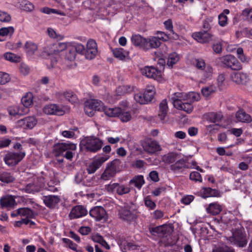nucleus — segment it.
<instances>
[{
	"mask_svg": "<svg viewBox=\"0 0 252 252\" xmlns=\"http://www.w3.org/2000/svg\"><path fill=\"white\" fill-rule=\"evenodd\" d=\"M76 144L72 143H58L53 147V153L56 157L73 158L77 156Z\"/></svg>",
	"mask_w": 252,
	"mask_h": 252,
	"instance_id": "1",
	"label": "nucleus"
},
{
	"mask_svg": "<svg viewBox=\"0 0 252 252\" xmlns=\"http://www.w3.org/2000/svg\"><path fill=\"white\" fill-rule=\"evenodd\" d=\"M169 99L174 107L178 110H183L188 113H191L193 110L192 105L187 102L186 93H174L169 95Z\"/></svg>",
	"mask_w": 252,
	"mask_h": 252,
	"instance_id": "2",
	"label": "nucleus"
},
{
	"mask_svg": "<svg viewBox=\"0 0 252 252\" xmlns=\"http://www.w3.org/2000/svg\"><path fill=\"white\" fill-rule=\"evenodd\" d=\"M80 144V149L84 148L91 152H95L100 150L102 146V141L98 138L88 137Z\"/></svg>",
	"mask_w": 252,
	"mask_h": 252,
	"instance_id": "3",
	"label": "nucleus"
},
{
	"mask_svg": "<svg viewBox=\"0 0 252 252\" xmlns=\"http://www.w3.org/2000/svg\"><path fill=\"white\" fill-rule=\"evenodd\" d=\"M120 219L130 223L136 219V212L132 208V205H126L119 211Z\"/></svg>",
	"mask_w": 252,
	"mask_h": 252,
	"instance_id": "4",
	"label": "nucleus"
},
{
	"mask_svg": "<svg viewBox=\"0 0 252 252\" xmlns=\"http://www.w3.org/2000/svg\"><path fill=\"white\" fill-rule=\"evenodd\" d=\"M228 240L232 244L240 247H245L248 243L246 235L240 230L235 231L232 235L228 238Z\"/></svg>",
	"mask_w": 252,
	"mask_h": 252,
	"instance_id": "5",
	"label": "nucleus"
},
{
	"mask_svg": "<svg viewBox=\"0 0 252 252\" xmlns=\"http://www.w3.org/2000/svg\"><path fill=\"white\" fill-rule=\"evenodd\" d=\"M37 119L33 116H27L15 122L17 127L25 130L32 129L37 124Z\"/></svg>",
	"mask_w": 252,
	"mask_h": 252,
	"instance_id": "6",
	"label": "nucleus"
},
{
	"mask_svg": "<svg viewBox=\"0 0 252 252\" xmlns=\"http://www.w3.org/2000/svg\"><path fill=\"white\" fill-rule=\"evenodd\" d=\"M120 164V160L118 158L114 159L110 165H108L101 176V178L103 180H108L114 176L116 170Z\"/></svg>",
	"mask_w": 252,
	"mask_h": 252,
	"instance_id": "7",
	"label": "nucleus"
},
{
	"mask_svg": "<svg viewBox=\"0 0 252 252\" xmlns=\"http://www.w3.org/2000/svg\"><path fill=\"white\" fill-rule=\"evenodd\" d=\"M97 46L96 42L93 39H90L88 41L85 51V58L87 60L94 59L97 54Z\"/></svg>",
	"mask_w": 252,
	"mask_h": 252,
	"instance_id": "8",
	"label": "nucleus"
},
{
	"mask_svg": "<svg viewBox=\"0 0 252 252\" xmlns=\"http://www.w3.org/2000/svg\"><path fill=\"white\" fill-rule=\"evenodd\" d=\"M44 179L43 178H36L34 179L32 183L28 184L25 188L26 192L28 193H34L38 192L40 189L44 187Z\"/></svg>",
	"mask_w": 252,
	"mask_h": 252,
	"instance_id": "9",
	"label": "nucleus"
},
{
	"mask_svg": "<svg viewBox=\"0 0 252 252\" xmlns=\"http://www.w3.org/2000/svg\"><path fill=\"white\" fill-rule=\"evenodd\" d=\"M141 72L147 77L153 78L158 81L161 79V72L153 66H145L141 69Z\"/></svg>",
	"mask_w": 252,
	"mask_h": 252,
	"instance_id": "10",
	"label": "nucleus"
},
{
	"mask_svg": "<svg viewBox=\"0 0 252 252\" xmlns=\"http://www.w3.org/2000/svg\"><path fill=\"white\" fill-rule=\"evenodd\" d=\"M221 62L226 66L233 70H240L241 65L236 58L232 55H226L221 58Z\"/></svg>",
	"mask_w": 252,
	"mask_h": 252,
	"instance_id": "11",
	"label": "nucleus"
},
{
	"mask_svg": "<svg viewBox=\"0 0 252 252\" xmlns=\"http://www.w3.org/2000/svg\"><path fill=\"white\" fill-rule=\"evenodd\" d=\"M89 214L90 216L96 221L106 220L107 219L106 211L101 206H96L92 209Z\"/></svg>",
	"mask_w": 252,
	"mask_h": 252,
	"instance_id": "12",
	"label": "nucleus"
},
{
	"mask_svg": "<svg viewBox=\"0 0 252 252\" xmlns=\"http://www.w3.org/2000/svg\"><path fill=\"white\" fill-rule=\"evenodd\" d=\"M43 110L44 113L47 115H63L65 112L62 106L56 104L46 105Z\"/></svg>",
	"mask_w": 252,
	"mask_h": 252,
	"instance_id": "13",
	"label": "nucleus"
},
{
	"mask_svg": "<svg viewBox=\"0 0 252 252\" xmlns=\"http://www.w3.org/2000/svg\"><path fill=\"white\" fill-rule=\"evenodd\" d=\"M192 36L195 40L201 43H208L213 37L212 34L206 31L193 33Z\"/></svg>",
	"mask_w": 252,
	"mask_h": 252,
	"instance_id": "14",
	"label": "nucleus"
},
{
	"mask_svg": "<svg viewBox=\"0 0 252 252\" xmlns=\"http://www.w3.org/2000/svg\"><path fill=\"white\" fill-rule=\"evenodd\" d=\"M151 233L160 237H166L170 233V228L166 225L158 226L150 229Z\"/></svg>",
	"mask_w": 252,
	"mask_h": 252,
	"instance_id": "15",
	"label": "nucleus"
},
{
	"mask_svg": "<svg viewBox=\"0 0 252 252\" xmlns=\"http://www.w3.org/2000/svg\"><path fill=\"white\" fill-rule=\"evenodd\" d=\"M16 205V201L12 195H7L0 198V205L2 208L10 209Z\"/></svg>",
	"mask_w": 252,
	"mask_h": 252,
	"instance_id": "16",
	"label": "nucleus"
},
{
	"mask_svg": "<svg viewBox=\"0 0 252 252\" xmlns=\"http://www.w3.org/2000/svg\"><path fill=\"white\" fill-rule=\"evenodd\" d=\"M143 147L145 151L151 154L161 150V147L158 143L157 141L152 140L144 142Z\"/></svg>",
	"mask_w": 252,
	"mask_h": 252,
	"instance_id": "17",
	"label": "nucleus"
},
{
	"mask_svg": "<svg viewBox=\"0 0 252 252\" xmlns=\"http://www.w3.org/2000/svg\"><path fill=\"white\" fill-rule=\"evenodd\" d=\"M55 95L57 98L61 100L65 99L72 103H75L77 100L76 95L71 91L58 92L55 93Z\"/></svg>",
	"mask_w": 252,
	"mask_h": 252,
	"instance_id": "18",
	"label": "nucleus"
},
{
	"mask_svg": "<svg viewBox=\"0 0 252 252\" xmlns=\"http://www.w3.org/2000/svg\"><path fill=\"white\" fill-rule=\"evenodd\" d=\"M88 213L86 209L82 205H77L71 210L69 217L71 219H77L86 216Z\"/></svg>",
	"mask_w": 252,
	"mask_h": 252,
	"instance_id": "19",
	"label": "nucleus"
},
{
	"mask_svg": "<svg viewBox=\"0 0 252 252\" xmlns=\"http://www.w3.org/2000/svg\"><path fill=\"white\" fill-rule=\"evenodd\" d=\"M108 158H95L90 161L87 165V170L89 174L94 173Z\"/></svg>",
	"mask_w": 252,
	"mask_h": 252,
	"instance_id": "20",
	"label": "nucleus"
},
{
	"mask_svg": "<svg viewBox=\"0 0 252 252\" xmlns=\"http://www.w3.org/2000/svg\"><path fill=\"white\" fill-rule=\"evenodd\" d=\"M42 199L45 205L50 208H54L60 201V198L57 195L44 196Z\"/></svg>",
	"mask_w": 252,
	"mask_h": 252,
	"instance_id": "21",
	"label": "nucleus"
},
{
	"mask_svg": "<svg viewBox=\"0 0 252 252\" xmlns=\"http://www.w3.org/2000/svg\"><path fill=\"white\" fill-rule=\"evenodd\" d=\"M132 44L136 46L145 49L146 47V38H144L140 34H134L131 37Z\"/></svg>",
	"mask_w": 252,
	"mask_h": 252,
	"instance_id": "22",
	"label": "nucleus"
},
{
	"mask_svg": "<svg viewBox=\"0 0 252 252\" xmlns=\"http://www.w3.org/2000/svg\"><path fill=\"white\" fill-rule=\"evenodd\" d=\"M168 111L167 101L166 99H163L159 104L158 116L160 120H164Z\"/></svg>",
	"mask_w": 252,
	"mask_h": 252,
	"instance_id": "23",
	"label": "nucleus"
},
{
	"mask_svg": "<svg viewBox=\"0 0 252 252\" xmlns=\"http://www.w3.org/2000/svg\"><path fill=\"white\" fill-rule=\"evenodd\" d=\"M235 118L237 122L242 123H249L251 120V117L244 110L239 109L235 114Z\"/></svg>",
	"mask_w": 252,
	"mask_h": 252,
	"instance_id": "24",
	"label": "nucleus"
},
{
	"mask_svg": "<svg viewBox=\"0 0 252 252\" xmlns=\"http://www.w3.org/2000/svg\"><path fill=\"white\" fill-rule=\"evenodd\" d=\"M233 81L239 84H245L248 80V76L246 73L237 72L232 75Z\"/></svg>",
	"mask_w": 252,
	"mask_h": 252,
	"instance_id": "25",
	"label": "nucleus"
},
{
	"mask_svg": "<svg viewBox=\"0 0 252 252\" xmlns=\"http://www.w3.org/2000/svg\"><path fill=\"white\" fill-rule=\"evenodd\" d=\"M18 214H20L21 217H25V219H33L35 216V213L29 208L18 209Z\"/></svg>",
	"mask_w": 252,
	"mask_h": 252,
	"instance_id": "26",
	"label": "nucleus"
},
{
	"mask_svg": "<svg viewBox=\"0 0 252 252\" xmlns=\"http://www.w3.org/2000/svg\"><path fill=\"white\" fill-rule=\"evenodd\" d=\"M114 56L121 60H125L128 57L129 52L123 48H115L112 51Z\"/></svg>",
	"mask_w": 252,
	"mask_h": 252,
	"instance_id": "27",
	"label": "nucleus"
},
{
	"mask_svg": "<svg viewBox=\"0 0 252 252\" xmlns=\"http://www.w3.org/2000/svg\"><path fill=\"white\" fill-rule=\"evenodd\" d=\"M222 115L220 112H212L206 115V119L210 122L215 123L221 120Z\"/></svg>",
	"mask_w": 252,
	"mask_h": 252,
	"instance_id": "28",
	"label": "nucleus"
},
{
	"mask_svg": "<svg viewBox=\"0 0 252 252\" xmlns=\"http://www.w3.org/2000/svg\"><path fill=\"white\" fill-rule=\"evenodd\" d=\"M147 44L145 49L157 48L160 45V42L156 36H151L146 39Z\"/></svg>",
	"mask_w": 252,
	"mask_h": 252,
	"instance_id": "29",
	"label": "nucleus"
},
{
	"mask_svg": "<svg viewBox=\"0 0 252 252\" xmlns=\"http://www.w3.org/2000/svg\"><path fill=\"white\" fill-rule=\"evenodd\" d=\"M221 206L217 203L210 204L206 209L207 212L212 215L219 214L221 212Z\"/></svg>",
	"mask_w": 252,
	"mask_h": 252,
	"instance_id": "30",
	"label": "nucleus"
},
{
	"mask_svg": "<svg viewBox=\"0 0 252 252\" xmlns=\"http://www.w3.org/2000/svg\"><path fill=\"white\" fill-rule=\"evenodd\" d=\"M14 32L13 27L2 28L0 29V41L5 40V36L11 35Z\"/></svg>",
	"mask_w": 252,
	"mask_h": 252,
	"instance_id": "31",
	"label": "nucleus"
},
{
	"mask_svg": "<svg viewBox=\"0 0 252 252\" xmlns=\"http://www.w3.org/2000/svg\"><path fill=\"white\" fill-rule=\"evenodd\" d=\"M24 48L28 55H32L37 50L38 47L35 43L32 41H27L24 45Z\"/></svg>",
	"mask_w": 252,
	"mask_h": 252,
	"instance_id": "32",
	"label": "nucleus"
},
{
	"mask_svg": "<svg viewBox=\"0 0 252 252\" xmlns=\"http://www.w3.org/2000/svg\"><path fill=\"white\" fill-rule=\"evenodd\" d=\"M104 112L108 117H118L121 112V108L120 107L108 108L105 107Z\"/></svg>",
	"mask_w": 252,
	"mask_h": 252,
	"instance_id": "33",
	"label": "nucleus"
},
{
	"mask_svg": "<svg viewBox=\"0 0 252 252\" xmlns=\"http://www.w3.org/2000/svg\"><path fill=\"white\" fill-rule=\"evenodd\" d=\"M93 107V103L90 102V99L85 102L84 111L86 114L89 117H92L94 116L95 112V111Z\"/></svg>",
	"mask_w": 252,
	"mask_h": 252,
	"instance_id": "34",
	"label": "nucleus"
},
{
	"mask_svg": "<svg viewBox=\"0 0 252 252\" xmlns=\"http://www.w3.org/2000/svg\"><path fill=\"white\" fill-rule=\"evenodd\" d=\"M200 99V94L196 92H189L186 94V101L187 103L190 104L195 101H198Z\"/></svg>",
	"mask_w": 252,
	"mask_h": 252,
	"instance_id": "35",
	"label": "nucleus"
},
{
	"mask_svg": "<svg viewBox=\"0 0 252 252\" xmlns=\"http://www.w3.org/2000/svg\"><path fill=\"white\" fill-rule=\"evenodd\" d=\"M14 178L9 173L6 172H0V181L8 184L14 181Z\"/></svg>",
	"mask_w": 252,
	"mask_h": 252,
	"instance_id": "36",
	"label": "nucleus"
},
{
	"mask_svg": "<svg viewBox=\"0 0 252 252\" xmlns=\"http://www.w3.org/2000/svg\"><path fill=\"white\" fill-rule=\"evenodd\" d=\"M129 183L131 184H133L138 189H140L145 183V181L142 175H138L131 179Z\"/></svg>",
	"mask_w": 252,
	"mask_h": 252,
	"instance_id": "37",
	"label": "nucleus"
},
{
	"mask_svg": "<svg viewBox=\"0 0 252 252\" xmlns=\"http://www.w3.org/2000/svg\"><path fill=\"white\" fill-rule=\"evenodd\" d=\"M56 48L55 43L50 44L44 48V52L48 56H56L58 54Z\"/></svg>",
	"mask_w": 252,
	"mask_h": 252,
	"instance_id": "38",
	"label": "nucleus"
},
{
	"mask_svg": "<svg viewBox=\"0 0 252 252\" xmlns=\"http://www.w3.org/2000/svg\"><path fill=\"white\" fill-rule=\"evenodd\" d=\"M90 102L93 103V106L94 110L98 111H103L105 108V106H104L103 103L100 100L97 99H90Z\"/></svg>",
	"mask_w": 252,
	"mask_h": 252,
	"instance_id": "39",
	"label": "nucleus"
},
{
	"mask_svg": "<svg viewBox=\"0 0 252 252\" xmlns=\"http://www.w3.org/2000/svg\"><path fill=\"white\" fill-rule=\"evenodd\" d=\"M4 59L12 63H18L20 61L19 56L11 52H7L3 55Z\"/></svg>",
	"mask_w": 252,
	"mask_h": 252,
	"instance_id": "40",
	"label": "nucleus"
},
{
	"mask_svg": "<svg viewBox=\"0 0 252 252\" xmlns=\"http://www.w3.org/2000/svg\"><path fill=\"white\" fill-rule=\"evenodd\" d=\"M132 91L133 87L128 85H124L118 87L116 90V93L118 95H121L131 92Z\"/></svg>",
	"mask_w": 252,
	"mask_h": 252,
	"instance_id": "41",
	"label": "nucleus"
},
{
	"mask_svg": "<svg viewBox=\"0 0 252 252\" xmlns=\"http://www.w3.org/2000/svg\"><path fill=\"white\" fill-rule=\"evenodd\" d=\"M183 168H186V162L183 158L180 159L171 165V169L172 170H178Z\"/></svg>",
	"mask_w": 252,
	"mask_h": 252,
	"instance_id": "42",
	"label": "nucleus"
},
{
	"mask_svg": "<svg viewBox=\"0 0 252 252\" xmlns=\"http://www.w3.org/2000/svg\"><path fill=\"white\" fill-rule=\"evenodd\" d=\"M8 111L10 115L15 116L16 115H22L23 114L22 107H19L17 106L9 107Z\"/></svg>",
	"mask_w": 252,
	"mask_h": 252,
	"instance_id": "43",
	"label": "nucleus"
},
{
	"mask_svg": "<svg viewBox=\"0 0 252 252\" xmlns=\"http://www.w3.org/2000/svg\"><path fill=\"white\" fill-rule=\"evenodd\" d=\"M59 181L56 180H51L47 183V187H45V189L51 192H56L58 190Z\"/></svg>",
	"mask_w": 252,
	"mask_h": 252,
	"instance_id": "44",
	"label": "nucleus"
},
{
	"mask_svg": "<svg viewBox=\"0 0 252 252\" xmlns=\"http://www.w3.org/2000/svg\"><path fill=\"white\" fill-rule=\"evenodd\" d=\"M32 98L33 97L32 94L31 93H29L22 97L21 102L25 107L28 108L32 104Z\"/></svg>",
	"mask_w": 252,
	"mask_h": 252,
	"instance_id": "45",
	"label": "nucleus"
},
{
	"mask_svg": "<svg viewBox=\"0 0 252 252\" xmlns=\"http://www.w3.org/2000/svg\"><path fill=\"white\" fill-rule=\"evenodd\" d=\"M212 252H234V251L231 248L222 244L215 246L213 248Z\"/></svg>",
	"mask_w": 252,
	"mask_h": 252,
	"instance_id": "46",
	"label": "nucleus"
},
{
	"mask_svg": "<svg viewBox=\"0 0 252 252\" xmlns=\"http://www.w3.org/2000/svg\"><path fill=\"white\" fill-rule=\"evenodd\" d=\"M77 130V127H74L73 128H70L68 130H63L61 132V135L64 138H72L75 136L74 131Z\"/></svg>",
	"mask_w": 252,
	"mask_h": 252,
	"instance_id": "47",
	"label": "nucleus"
},
{
	"mask_svg": "<svg viewBox=\"0 0 252 252\" xmlns=\"http://www.w3.org/2000/svg\"><path fill=\"white\" fill-rule=\"evenodd\" d=\"M179 60V57L178 55L176 53H173L172 54H170L169 56L168 61H167V65L170 66H172L173 65L176 63Z\"/></svg>",
	"mask_w": 252,
	"mask_h": 252,
	"instance_id": "48",
	"label": "nucleus"
},
{
	"mask_svg": "<svg viewBox=\"0 0 252 252\" xmlns=\"http://www.w3.org/2000/svg\"><path fill=\"white\" fill-rule=\"evenodd\" d=\"M21 8L27 11H31L34 9L33 5L27 0H22L20 3Z\"/></svg>",
	"mask_w": 252,
	"mask_h": 252,
	"instance_id": "49",
	"label": "nucleus"
},
{
	"mask_svg": "<svg viewBox=\"0 0 252 252\" xmlns=\"http://www.w3.org/2000/svg\"><path fill=\"white\" fill-rule=\"evenodd\" d=\"M119 118L122 122H127L131 119L132 116L129 112L123 111L121 109V112L119 115Z\"/></svg>",
	"mask_w": 252,
	"mask_h": 252,
	"instance_id": "50",
	"label": "nucleus"
},
{
	"mask_svg": "<svg viewBox=\"0 0 252 252\" xmlns=\"http://www.w3.org/2000/svg\"><path fill=\"white\" fill-rule=\"evenodd\" d=\"M130 190V188L126 185L118 184L117 192L119 195H123L128 193Z\"/></svg>",
	"mask_w": 252,
	"mask_h": 252,
	"instance_id": "51",
	"label": "nucleus"
},
{
	"mask_svg": "<svg viewBox=\"0 0 252 252\" xmlns=\"http://www.w3.org/2000/svg\"><path fill=\"white\" fill-rule=\"evenodd\" d=\"M41 11L44 13L50 14H57L60 15H64V14L59 10L55 9L50 8L48 7H44L41 9Z\"/></svg>",
	"mask_w": 252,
	"mask_h": 252,
	"instance_id": "52",
	"label": "nucleus"
},
{
	"mask_svg": "<svg viewBox=\"0 0 252 252\" xmlns=\"http://www.w3.org/2000/svg\"><path fill=\"white\" fill-rule=\"evenodd\" d=\"M69 43L67 42H59L55 43V47H57L56 51L58 55L61 52L66 49L69 46Z\"/></svg>",
	"mask_w": 252,
	"mask_h": 252,
	"instance_id": "53",
	"label": "nucleus"
},
{
	"mask_svg": "<svg viewBox=\"0 0 252 252\" xmlns=\"http://www.w3.org/2000/svg\"><path fill=\"white\" fill-rule=\"evenodd\" d=\"M201 91L203 96L207 97L215 92V88L213 86L206 87L202 88Z\"/></svg>",
	"mask_w": 252,
	"mask_h": 252,
	"instance_id": "54",
	"label": "nucleus"
},
{
	"mask_svg": "<svg viewBox=\"0 0 252 252\" xmlns=\"http://www.w3.org/2000/svg\"><path fill=\"white\" fill-rule=\"evenodd\" d=\"M144 203L145 206L150 210H154L156 207V203L151 200L149 196L144 198Z\"/></svg>",
	"mask_w": 252,
	"mask_h": 252,
	"instance_id": "55",
	"label": "nucleus"
},
{
	"mask_svg": "<svg viewBox=\"0 0 252 252\" xmlns=\"http://www.w3.org/2000/svg\"><path fill=\"white\" fill-rule=\"evenodd\" d=\"M76 52L74 51V48H73L72 47H71L69 48L67 52L65 55V59L68 61H72L74 60L76 57Z\"/></svg>",
	"mask_w": 252,
	"mask_h": 252,
	"instance_id": "56",
	"label": "nucleus"
},
{
	"mask_svg": "<svg viewBox=\"0 0 252 252\" xmlns=\"http://www.w3.org/2000/svg\"><path fill=\"white\" fill-rule=\"evenodd\" d=\"M9 75L5 72H0V85H4L9 82Z\"/></svg>",
	"mask_w": 252,
	"mask_h": 252,
	"instance_id": "57",
	"label": "nucleus"
},
{
	"mask_svg": "<svg viewBox=\"0 0 252 252\" xmlns=\"http://www.w3.org/2000/svg\"><path fill=\"white\" fill-rule=\"evenodd\" d=\"M243 14L246 17L248 22L252 23V7L244 10L243 11Z\"/></svg>",
	"mask_w": 252,
	"mask_h": 252,
	"instance_id": "58",
	"label": "nucleus"
},
{
	"mask_svg": "<svg viewBox=\"0 0 252 252\" xmlns=\"http://www.w3.org/2000/svg\"><path fill=\"white\" fill-rule=\"evenodd\" d=\"M203 75L205 79L210 78L213 75V68L210 66H207L204 69Z\"/></svg>",
	"mask_w": 252,
	"mask_h": 252,
	"instance_id": "59",
	"label": "nucleus"
},
{
	"mask_svg": "<svg viewBox=\"0 0 252 252\" xmlns=\"http://www.w3.org/2000/svg\"><path fill=\"white\" fill-rule=\"evenodd\" d=\"M13 148L15 149H18L20 151L19 152L16 153V156L17 158H24L26 156L25 151H22V146L21 144L19 143H16L14 145Z\"/></svg>",
	"mask_w": 252,
	"mask_h": 252,
	"instance_id": "60",
	"label": "nucleus"
},
{
	"mask_svg": "<svg viewBox=\"0 0 252 252\" xmlns=\"http://www.w3.org/2000/svg\"><path fill=\"white\" fill-rule=\"evenodd\" d=\"M21 158H3L4 162L9 166H14L20 161Z\"/></svg>",
	"mask_w": 252,
	"mask_h": 252,
	"instance_id": "61",
	"label": "nucleus"
},
{
	"mask_svg": "<svg viewBox=\"0 0 252 252\" xmlns=\"http://www.w3.org/2000/svg\"><path fill=\"white\" fill-rule=\"evenodd\" d=\"M11 20L10 15L7 12L0 10V21L8 22Z\"/></svg>",
	"mask_w": 252,
	"mask_h": 252,
	"instance_id": "62",
	"label": "nucleus"
},
{
	"mask_svg": "<svg viewBox=\"0 0 252 252\" xmlns=\"http://www.w3.org/2000/svg\"><path fill=\"white\" fill-rule=\"evenodd\" d=\"M189 178L191 180L194 181L195 182H202V178L200 173L196 171L191 172L189 175Z\"/></svg>",
	"mask_w": 252,
	"mask_h": 252,
	"instance_id": "63",
	"label": "nucleus"
},
{
	"mask_svg": "<svg viewBox=\"0 0 252 252\" xmlns=\"http://www.w3.org/2000/svg\"><path fill=\"white\" fill-rule=\"evenodd\" d=\"M134 98L136 101L140 104H142L146 103L144 94L140 93H138L134 95Z\"/></svg>",
	"mask_w": 252,
	"mask_h": 252,
	"instance_id": "64",
	"label": "nucleus"
}]
</instances>
